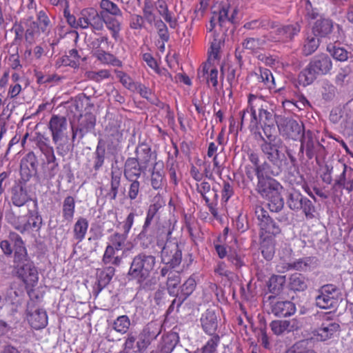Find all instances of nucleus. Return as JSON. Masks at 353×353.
Segmentation results:
<instances>
[{
  "label": "nucleus",
  "mask_w": 353,
  "mask_h": 353,
  "mask_svg": "<svg viewBox=\"0 0 353 353\" xmlns=\"http://www.w3.org/2000/svg\"><path fill=\"white\" fill-rule=\"evenodd\" d=\"M174 296L175 299L172 301L171 305L168 309V313H172L175 308L176 310L179 312L180 306L188 299V297L179 292V290H177V292H175Z\"/></svg>",
  "instance_id": "nucleus-60"
},
{
  "label": "nucleus",
  "mask_w": 353,
  "mask_h": 353,
  "mask_svg": "<svg viewBox=\"0 0 353 353\" xmlns=\"http://www.w3.org/2000/svg\"><path fill=\"white\" fill-rule=\"evenodd\" d=\"M321 39L314 34L307 37L303 47V53L305 56H309L314 53L319 47Z\"/></svg>",
  "instance_id": "nucleus-45"
},
{
  "label": "nucleus",
  "mask_w": 353,
  "mask_h": 353,
  "mask_svg": "<svg viewBox=\"0 0 353 353\" xmlns=\"http://www.w3.org/2000/svg\"><path fill=\"white\" fill-rule=\"evenodd\" d=\"M100 7L102 9L100 12H104V14H110L115 17L122 16V12L117 5L110 0H101Z\"/></svg>",
  "instance_id": "nucleus-48"
},
{
  "label": "nucleus",
  "mask_w": 353,
  "mask_h": 353,
  "mask_svg": "<svg viewBox=\"0 0 353 353\" xmlns=\"http://www.w3.org/2000/svg\"><path fill=\"white\" fill-rule=\"evenodd\" d=\"M300 31L301 26L298 23L281 27L278 26L275 30L270 32L265 37L272 42H286L292 41Z\"/></svg>",
  "instance_id": "nucleus-14"
},
{
  "label": "nucleus",
  "mask_w": 353,
  "mask_h": 353,
  "mask_svg": "<svg viewBox=\"0 0 353 353\" xmlns=\"http://www.w3.org/2000/svg\"><path fill=\"white\" fill-rule=\"evenodd\" d=\"M269 313H272L278 318H286L292 316L296 311L295 304L290 301H276L274 296H269Z\"/></svg>",
  "instance_id": "nucleus-15"
},
{
  "label": "nucleus",
  "mask_w": 353,
  "mask_h": 353,
  "mask_svg": "<svg viewBox=\"0 0 353 353\" xmlns=\"http://www.w3.org/2000/svg\"><path fill=\"white\" fill-rule=\"evenodd\" d=\"M351 72V69L348 66L341 68L335 78V83L338 85H343L345 82H347V77Z\"/></svg>",
  "instance_id": "nucleus-61"
},
{
  "label": "nucleus",
  "mask_w": 353,
  "mask_h": 353,
  "mask_svg": "<svg viewBox=\"0 0 353 353\" xmlns=\"http://www.w3.org/2000/svg\"><path fill=\"white\" fill-rule=\"evenodd\" d=\"M105 160V143L102 139H99L93 153L92 170L94 171L93 175L96 176L98 172L103 168Z\"/></svg>",
  "instance_id": "nucleus-31"
},
{
  "label": "nucleus",
  "mask_w": 353,
  "mask_h": 353,
  "mask_svg": "<svg viewBox=\"0 0 353 353\" xmlns=\"http://www.w3.org/2000/svg\"><path fill=\"white\" fill-rule=\"evenodd\" d=\"M282 191H278L273 193L265 199L268 201L269 209L272 212H278L281 211L284 206V201L281 196Z\"/></svg>",
  "instance_id": "nucleus-44"
},
{
  "label": "nucleus",
  "mask_w": 353,
  "mask_h": 353,
  "mask_svg": "<svg viewBox=\"0 0 353 353\" xmlns=\"http://www.w3.org/2000/svg\"><path fill=\"white\" fill-rule=\"evenodd\" d=\"M283 141L278 139L276 143H261L259 147L268 161H264L257 169L264 170L267 168L268 172L273 176H279L282 172L283 161H286L285 154L280 150Z\"/></svg>",
  "instance_id": "nucleus-4"
},
{
  "label": "nucleus",
  "mask_w": 353,
  "mask_h": 353,
  "mask_svg": "<svg viewBox=\"0 0 353 353\" xmlns=\"http://www.w3.org/2000/svg\"><path fill=\"white\" fill-rule=\"evenodd\" d=\"M103 17L104 12H98L92 8L83 9L79 16L80 28H91L93 31H101L103 29Z\"/></svg>",
  "instance_id": "nucleus-13"
},
{
  "label": "nucleus",
  "mask_w": 353,
  "mask_h": 353,
  "mask_svg": "<svg viewBox=\"0 0 353 353\" xmlns=\"http://www.w3.org/2000/svg\"><path fill=\"white\" fill-rule=\"evenodd\" d=\"M287 205L292 210H302L307 219L315 217L316 210L313 202L296 190H292L289 192Z\"/></svg>",
  "instance_id": "nucleus-10"
},
{
  "label": "nucleus",
  "mask_w": 353,
  "mask_h": 353,
  "mask_svg": "<svg viewBox=\"0 0 353 353\" xmlns=\"http://www.w3.org/2000/svg\"><path fill=\"white\" fill-rule=\"evenodd\" d=\"M75 211V201L71 196H66L63 202L62 216L68 222H72Z\"/></svg>",
  "instance_id": "nucleus-40"
},
{
  "label": "nucleus",
  "mask_w": 353,
  "mask_h": 353,
  "mask_svg": "<svg viewBox=\"0 0 353 353\" xmlns=\"http://www.w3.org/2000/svg\"><path fill=\"white\" fill-rule=\"evenodd\" d=\"M305 152L309 160L316 159V162L324 159L327 155L325 148L319 142L311 130L305 132L301 139V146L299 156L302 158Z\"/></svg>",
  "instance_id": "nucleus-6"
},
{
  "label": "nucleus",
  "mask_w": 353,
  "mask_h": 353,
  "mask_svg": "<svg viewBox=\"0 0 353 353\" xmlns=\"http://www.w3.org/2000/svg\"><path fill=\"white\" fill-rule=\"evenodd\" d=\"M334 172L336 174L332 190L336 196L343 194V190L347 191V188L352 187L353 183V168L345 163L338 162L334 165Z\"/></svg>",
  "instance_id": "nucleus-8"
},
{
  "label": "nucleus",
  "mask_w": 353,
  "mask_h": 353,
  "mask_svg": "<svg viewBox=\"0 0 353 353\" xmlns=\"http://www.w3.org/2000/svg\"><path fill=\"white\" fill-rule=\"evenodd\" d=\"M333 63L330 55L320 53L314 56L307 67L298 76L299 83L303 86L314 82L317 76H324L331 74Z\"/></svg>",
  "instance_id": "nucleus-3"
},
{
  "label": "nucleus",
  "mask_w": 353,
  "mask_h": 353,
  "mask_svg": "<svg viewBox=\"0 0 353 353\" xmlns=\"http://www.w3.org/2000/svg\"><path fill=\"white\" fill-rule=\"evenodd\" d=\"M340 325L334 322L323 323L321 326L316 330L318 340L325 341L331 339L334 334L339 332Z\"/></svg>",
  "instance_id": "nucleus-33"
},
{
  "label": "nucleus",
  "mask_w": 353,
  "mask_h": 353,
  "mask_svg": "<svg viewBox=\"0 0 353 353\" xmlns=\"http://www.w3.org/2000/svg\"><path fill=\"white\" fill-rule=\"evenodd\" d=\"M259 79L263 82L269 88H272V85L274 84V79L272 76L271 71L268 69H260V77Z\"/></svg>",
  "instance_id": "nucleus-62"
},
{
  "label": "nucleus",
  "mask_w": 353,
  "mask_h": 353,
  "mask_svg": "<svg viewBox=\"0 0 353 353\" xmlns=\"http://www.w3.org/2000/svg\"><path fill=\"white\" fill-rule=\"evenodd\" d=\"M27 319L31 327L35 330L42 329L48 324V316L46 312L43 309H35L32 311L28 307Z\"/></svg>",
  "instance_id": "nucleus-27"
},
{
  "label": "nucleus",
  "mask_w": 353,
  "mask_h": 353,
  "mask_svg": "<svg viewBox=\"0 0 353 353\" xmlns=\"http://www.w3.org/2000/svg\"><path fill=\"white\" fill-rule=\"evenodd\" d=\"M95 124L96 118L92 113H86L83 117L81 116L77 126L72 125V141L74 143L76 139L79 141L82 139L87 133L94 128Z\"/></svg>",
  "instance_id": "nucleus-18"
},
{
  "label": "nucleus",
  "mask_w": 353,
  "mask_h": 353,
  "mask_svg": "<svg viewBox=\"0 0 353 353\" xmlns=\"http://www.w3.org/2000/svg\"><path fill=\"white\" fill-rule=\"evenodd\" d=\"M44 177L47 180L53 179L58 172L59 163L43 164Z\"/></svg>",
  "instance_id": "nucleus-63"
},
{
  "label": "nucleus",
  "mask_w": 353,
  "mask_h": 353,
  "mask_svg": "<svg viewBox=\"0 0 353 353\" xmlns=\"http://www.w3.org/2000/svg\"><path fill=\"white\" fill-rule=\"evenodd\" d=\"M255 216L259 221L261 230L268 235H276L281 232V229L277 223L270 216L269 213L261 206H256L254 209Z\"/></svg>",
  "instance_id": "nucleus-16"
},
{
  "label": "nucleus",
  "mask_w": 353,
  "mask_h": 353,
  "mask_svg": "<svg viewBox=\"0 0 353 353\" xmlns=\"http://www.w3.org/2000/svg\"><path fill=\"white\" fill-rule=\"evenodd\" d=\"M248 110L251 114L250 130H260L261 121H259V114L256 115V108L259 110L261 103H263V99L256 95L250 94L248 97Z\"/></svg>",
  "instance_id": "nucleus-26"
},
{
  "label": "nucleus",
  "mask_w": 353,
  "mask_h": 353,
  "mask_svg": "<svg viewBox=\"0 0 353 353\" xmlns=\"http://www.w3.org/2000/svg\"><path fill=\"white\" fill-rule=\"evenodd\" d=\"M162 206V203L159 201H157L149 206L143 225L151 227L152 223L157 219L158 211Z\"/></svg>",
  "instance_id": "nucleus-51"
},
{
  "label": "nucleus",
  "mask_w": 353,
  "mask_h": 353,
  "mask_svg": "<svg viewBox=\"0 0 353 353\" xmlns=\"http://www.w3.org/2000/svg\"><path fill=\"white\" fill-rule=\"evenodd\" d=\"M163 163L162 161L155 162L151 174V185L155 190L161 188L164 173L163 170Z\"/></svg>",
  "instance_id": "nucleus-39"
},
{
  "label": "nucleus",
  "mask_w": 353,
  "mask_h": 353,
  "mask_svg": "<svg viewBox=\"0 0 353 353\" xmlns=\"http://www.w3.org/2000/svg\"><path fill=\"white\" fill-rule=\"evenodd\" d=\"M167 170L170 178L171 181L174 184L177 185L180 177L177 176L176 172L179 170V165L176 161L173 158H169L167 161Z\"/></svg>",
  "instance_id": "nucleus-53"
},
{
  "label": "nucleus",
  "mask_w": 353,
  "mask_h": 353,
  "mask_svg": "<svg viewBox=\"0 0 353 353\" xmlns=\"http://www.w3.org/2000/svg\"><path fill=\"white\" fill-rule=\"evenodd\" d=\"M267 170V168L264 170L256 169L257 184L255 190L263 199L270 196L273 193L283 190V186L281 183L274 179V176Z\"/></svg>",
  "instance_id": "nucleus-9"
},
{
  "label": "nucleus",
  "mask_w": 353,
  "mask_h": 353,
  "mask_svg": "<svg viewBox=\"0 0 353 353\" xmlns=\"http://www.w3.org/2000/svg\"><path fill=\"white\" fill-rule=\"evenodd\" d=\"M131 325L130 320L127 315L118 316L113 322L112 328L122 334L128 332Z\"/></svg>",
  "instance_id": "nucleus-46"
},
{
  "label": "nucleus",
  "mask_w": 353,
  "mask_h": 353,
  "mask_svg": "<svg viewBox=\"0 0 353 353\" xmlns=\"http://www.w3.org/2000/svg\"><path fill=\"white\" fill-rule=\"evenodd\" d=\"M68 123L65 117L59 115H52L50 122L49 128L52 132V141L57 145L56 149L59 154L63 155L62 150L67 152L70 150L68 145L64 150V145L68 142L67 135Z\"/></svg>",
  "instance_id": "nucleus-7"
},
{
  "label": "nucleus",
  "mask_w": 353,
  "mask_h": 353,
  "mask_svg": "<svg viewBox=\"0 0 353 353\" xmlns=\"http://www.w3.org/2000/svg\"><path fill=\"white\" fill-rule=\"evenodd\" d=\"M161 325L157 322L148 323L140 332L136 343L137 352L143 353L161 332Z\"/></svg>",
  "instance_id": "nucleus-12"
},
{
  "label": "nucleus",
  "mask_w": 353,
  "mask_h": 353,
  "mask_svg": "<svg viewBox=\"0 0 353 353\" xmlns=\"http://www.w3.org/2000/svg\"><path fill=\"white\" fill-rule=\"evenodd\" d=\"M103 23L105 24L106 28L111 32L112 37L117 40L121 29V22L115 17L104 14V17H103Z\"/></svg>",
  "instance_id": "nucleus-43"
},
{
  "label": "nucleus",
  "mask_w": 353,
  "mask_h": 353,
  "mask_svg": "<svg viewBox=\"0 0 353 353\" xmlns=\"http://www.w3.org/2000/svg\"><path fill=\"white\" fill-rule=\"evenodd\" d=\"M259 121L261 125H267L276 123V114L273 109L263 100V103L261 104L259 110Z\"/></svg>",
  "instance_id": "nucleus-37"
},
{
  "label": "nucleus",
  "mask_w": 353,
  "mask_h": 353,
  "mask_svg": "<svg viewBox=\"0 0 353 353\" xmlns=\"http://www.w3.org/2000/svg\"><path fill=\"white\" fill-rule=\"evenodd\" d=\"M63 180H65L69 183H72L74 180V174L69 163L63 165L62 170L59 174L58 181L60 182Z\"/></svg>",
  "instance_id": "nucleus-58"
},
{
  "label": "nucleus",
  "mask_w": 353,
  "mask_h": 353,
  "mask_svg": "<svg viewBox=\"0 0 353 353\" xmlns=\"http://www.w3.org/2000/svg\"><path fill=\"white\" fill-rule=\"evenodd\" d=\"M338 292L339 288L333 284L323 285L317 291L315 305L325 310L336 308L339 303Z\"/></svg>",
  "instance_id": "nucleus-11"
},
{
  "label": "nucleus",
  "mask_w": 353,
  "mask_h": 353,
  "mask_svg": "<svg viewBox=\"0 0 353 353\" xmlns=\"http://www.w3.org/2000/svg\"><path fill=\"white\" fill-rule=\"evenodd\" d=\"M134 153L136 157L133 158L146 169L152 161H156L157 157V152L152 151L151 146L145 142L137 145Z\"/></svg>",
  "instance_id": "nucleus-22"
},
{
  "label": "nucleus",
  "mask_w": 353,
  "mask_h": 353,
  "mask_svg": "<svg viewBox=\"0 0 353 353\" xmlns=\"http://www.w3.org/2000/svg\"><path fill=\"white\" fill-rule=\"evenodd\" d=\"M27 216L24 225L19 226L18 231L21 234L30 230L39 232L43 225V219L38 211L37 201H33V208L28 209Z\"/></svg>",
  "instance_id": "nucleus-19"
},
{
  "label": "nucleus",
  "mask_w": 353,
  "mask_h": 353,
  "mask_svg": "<svg viewBox=\"0 0 353 353\" xmlns=\"http://www.w3.org/2000/svg\"><path fill=\"white\" fill-rule=\"evenodd\" d=\"M308 287V279L300 273L292 274L289 279V288L294 292H303Z\"/></svg>",
  "instance_id": "nucleus-36"
},
{
  "label": "nucleus",
  "mask_w": 353,
  "mask_h": 353,
  "mask_svg": "<svg viewBox=\"0 0 353 353\" xmlns=\"http://www.w3.org/2000/svg\"><path fill=\"white\" fill-rule=\"evenodd\" d=\"M146 170L143 165L132 157H128L125 161L123 174L128 181L137 180Z\"/></svg>",
  "instance_id": "nucleus-25"
},
{
  "label": "nucleus",
  "mask_w": 353,
  "mask_h": 353,
  "mask_svg": "<svg viewBox=\"0 0 353 353\" xmlns=\"http://www.w3.org/2000/svg\"><path fill=\"white\" fill-rule=\"evenodd\" d=\"M38 159L33 152H30L22 158L20 163L21 179L24 183L30 181L31 177H38Z\"/></svg>",
  "instance_id": "nucleus-17"
},
{
  "label": "nucleus",
  "mask_w": 353,
  "mask_h": 353,
  "mask_svg": "<svg viewBox=\"0 0 353 353\" xmlns=\"http://www.w3.org/2000/svg\"><path fill=\"white\" fill-rule=\"evenodd\" d=\"M316 265V259L313 256H306L287 263L285 265L286 270L307 272Z\"/></svg>",
  "instance_id": "nucleus-29"
},
{
  "label": "nucleus",
  "mask_w": 353,
  "mask_h": 353,
  "mask_svg": "<svg viewBox=\"0 0 353 353\" xmlns=\"http://www.w3.org/2000/svg\"><path fill=\"white\" fill-rule=\"evenodd\" d=\"M270 327L274 334L281 335L285 331L291 332L298 327L295 325L294 321L275 320L270 323Z\"/></svg>",
  "instance_id": "nucleus-38"
},
{
  "label": "nucleus",
  "mask_w": 353,
  "mask_h": 353,
  "mask_svg": "<svg viewBox=\"0 0 353 353\" xmlns=\"http://www.w3.org/2000/svg\"><path fill=\"white\" fill-rule=\"evenodd\" d=\"M260 128L262 129L264 137L267 143L268 141L270 143H276V127L275 123L267 124V125H261Z\"/></svg>",
  "instance_id": "nucleus-55"
},
{
  "label": "nucleus",
  "mask_w": 353,
  "mask_h": 353,
  "mask_svg": "<svg viewBox=\"0 0 353 353\" xmlns=\"http://www.w3.org/2000/svg\"><path fill=\"white\" fill-rule=\"evenodd\" d=\"M280 130L283 132L284 135L287 138L292 140H297L301 138L302 135L305 134L303 124L299 123L296 120L290 118H285L283 121L281 125H278Z\"/></svg>",
  "instance_id": "nucleus-20"
},
{
  "label": "nucleus",
  "mask_w": 353,
  "mask_h": 353,
  "mask_svg": "<svg viewBox=\"0 0 353 353\" xmlns=\"http://www.w3.org/2000/svg\"><path fill=\"white\" fill-rule=\"evenodd\" d=\"M212 336V337L201 348L202 353H214L216 351L217 346L220 343V336L218 334Z\"/></svg>",
  "instance_id": "nucleus-56"
},
{
  "label": "nucleus",
  "mask_w": 353,
  "mask_h": 353,
  "mask_svg": "<svg viewBox=\"0 0 353 353\" xmlns=\"http://www.w3.org/2000/svg\"><path fill=\"white\" fill-rule=\"evenodd\" d=\"M11 194L12 203L17 207L23 206L29 202L33 203V201H37V199L31 198V196L28 192L26 183L21 180L12 188Z\"/></svg>",
  "instance_id": "nucleus-21"
},
{
  "label": "nucleus",
  "mask_w": 353,
  "mask_h": 353,
  "mask_svg": "<svg viewBox=\"0 0 353 353\" xmlns=\"http://www.w3.org/2000/svg\"><path fill=\"white\" fill-rule=\"evenodd\" d=\"M265 43L264 40L258 38H247L244 40L242 45L245 49L254 50Z\"/></svg>",
  "instance_id": "nucleus-64"
},
{
  "label": "nucleus",
  "mask_w": 353,
  "mask_h": 353,
  "mask_svg": "<svg viewBox=\"0 0 353 353\" xmlns=\"http://www.w3.org/2000/svg\"><path fill=\"white\" fill-rule=\"evenodd\" d=\"M88 228V221L85 218L79 217L74 225V238L78 243L82 241Z\"/></svg>",
  "instance_id": "nucleus-41"
},
{
  "label": "nucleus",
  "mask_w": 353,
  "mask_h": 353,
  "mask_svg": "<svg viewBox=\"0 0 353 353\" xmlns=\"http://www.w3.org/2000/svg\"><path fill=\"white\" fill-rule=\"evenodd\" d=\"M179 342V334L171 332L163 334L159 341L156 353H171Z\"/></svg>",
  "instance_id": "nucleus-28"
},
{
  "label": "nucleus",
  "mask_w": 353,
  "mask_h": 353,
  "mask_svg": "<svg viewBox=\"0 0 353 353\" xmlns=\"http://www.w3.org/2000/svg\"><path fill=\"white\" fill-rule=\"evenodd\" d=\"M114 274L115 268L111 265L97 269V293H99L110 283Z\"/></svg>",
  "instance_id": "nucleus-30"
},
{
  "label": "nucleus",
  "mask_w": 353,
  "mask_h": 353,
  "mask_svg": "<svg viewBox=\"0 0 353 353\" xmlns=\"http://www.w3.org/2000/svg\"><path fill=\"white\" fill-rule=\"evenodd\" d=\"M121 171L119 168H112L110 173V188L105 194V198L113 201L117 197L119 188L121 186Z\"/></svg>",
  "instance_id": "nucleus-32"
},
{
  "label": "nucleus",
  "mask_w": 353,
  "mask_h": 353,
  "mask_svg": "<svg viewBox=\"0 0 353 353\" xmlns=\"http://www.w3.org/2000/svg\"><path fill=\"white\" fill-rule=\"evenodd\" d=\"M286 281L285 276L272 275L268 283L270 292L279 294L283 290Z\"/></svg>",
  "instance_id": "nucleus-42"
},
{
  "label": "nucleus",
  "mask_w": 353,
  "mask_h": 353,
  "mask_svg": "<svg viewBox=\"0 0 353 353\" xmlns=\"http://www.w3.org/2000/svg\"><path fill=\"white\" fill-rule=\"evenodd\" d=\"M171 234L170 228L160 234L162 239L164 237L166 239L161 249V259L163 264L173 269L178 267L182 261V250L176 240H170Z\"/></svg>",
  "instance_id": "nucleus-5"
},
{
  "label": "nucleus",
  "mask_w": 353,
  "mask_h": 353,
  "mask_svg": "<svg viewBox=\"0 0 353 353\" xmlns=\"http://www.w3.org/2000/svg\"><path fill=\"white\" fill-rule=\"evenodd\" d=\"M128 238V234L125 233L115 232L110 236V246H114V249L120 250L122 249L125 242Z\"/></svg>",
  "instance_id": "nucleus-54"
},
{
  "label": "nucleus",
  "mask_w": 353,
  "mask_h": 353,
  "mask_svg": "<svg viewBox=\"0 0 353 353\" xmlns=\"http://www.w3.org/2000/svg\"><path fill=\"white\" fill-rule=\"evenodd\" d=\"M334 29V22L329 18L320 17L312 27V32L320 39L330 38Z\"/></svg>",
  "instance_id": "nucleus-24"
},
{
  "label": "nucleus",
  "mask_w": 353,
  "mask_h": 353,
  "mask_svg": "<svg viewBox=\"0 0 353 353\" xmlns=\"http://www.w3.org/2000/svg\"><path fill=\"white\" fill-rule=\"evenodd\" d=\"M154 239V235L152 233L150 227L143 225L142 230L137 235V239L141 241V247L143 248H148Z\"/></svg>",
  "instance_id": "nucleus-47"
},
{
  "label": "nucleus",
  "mask_w": 353,
  "mask_h": 353,
  "mask_svg": "<svg viewBox=\"0 0 353 353\" xmlns=\"http://www.w3.org/2000/svg\"><path fill=\"white\" fill-rule=\"evenodd\" d=\"M49 139L48 137H45L43 135L39 134L37 137L36 145L43 154H45L53 149L52 147L49 145Z\"/></svg>",
  "instance_id": "nucleus-59"
},
{
  "label": "nucleus",
  "mask_w": 353,
  "mask_h": 353,
  "mask_svg": "<svg viewBox=\"0 0 353 353\" xmlns=\"http://www.w3.org/2000/svg\"><path fill=\"white\" fill-rule=\"evenodd\" d=\"M219 321V315L212 309H208L200 319L202 329L209 335L216 334Z\"/></svg>",
  "instance_id": "nucleus-23"
},
{
  "label": "nucleus",
  "mask_w": 353,
  "mask_h": 353,
  "mask_svg": "<svg viewBox=\"0 0 353 353\" xmlns=\"http://www.w3.org/2000/svg\"><path fill=\"white\" fill-rule=\"evenodd\" d=\"M326 50L333 59L339 61H347L351 54V52L345 48L341 46V43L338 41L327 44Z\"/></svg>",
  "instance_id": "nucleus-34"
},
{
  "label": "nucleus",
  "mask_w": 353,
  "mask_h": 353,
  "mask_svg": "<svg viewBox=\"0 0 353 353\" xmlns=\"http://www.w3.org/2000/svg\"><path fill=\"white\" fill-rule=\"evenodd\" d=\"M156 263L157 259L154 256L146 252H141L132 259L128 274L136 279L141 288L150 290L152 282L149 279Z\"/></svg>",
  "instance_id": "nucleus-2"
},
{
  "label": "nucleus",
  "mask_w": 353,
  "mask_h": 353,
  "mask_svg": "<svg viewBox=\"0 0 353 353\" xmlns=\"http://www.w3.org/2000/svg\"><path fill=\"white\" fill-rule=\"evenodd\" d=\"M181 283V276L179 272H170L167 279V288L170 295H175L177 292L176 288Z\"/></svg>",
  "instance_id": "nucleus-50"
},
{
  "label": "nucleus",
  "mask_w": 353,
  "mask_h": 353,
  "mask_svg": "<svg viewBox=\"0 0 353 353\" xmlns=\"http://www.w3.org/2000/svg\"><path fill=\"white\" fill-rule=\"evenodd\" d=\"M0 249L5 256L12 259V275L21 280L26 288L37 285L38 270L22 237L10 232L6 239L0 241Z\"/></svg>",
  "instance_id": "nucleus-1"
},
{
  "label": "nucleus",
  "mask_w": 353,
  "mask_h": 353,
  "mask_svg": "<svg viewBox=\"0 0 353 353\" xmlns=\"http://www.w3.org/2000/svg\"><path fill=\"white\" fill-rule=\"evenodd\" d=\"M196 287V281L194 279L190 277L181 286L180 289L178 290L179 292L183 294L186 297H188L194 290Z\"/></svg>",
  "instance_id": "nucleus-57"
},
{
  "label": "nucleus",
  "mask_w": 353,
  "mask_h": 353,
  "mask_svg": "<svg viewBox=\"0 0 353 353\" xmlns=\"http://www.w3.org/2000/svg\"><path fill=\"white\" fill-rule=\"evenodd\" d=\"M196 190L201 194L206 204L210 201H217L219 195L218 191L214 187L211 189L210 185L207 181H203L196 184Z\"/></svg>",
  "instance_id": "nucleus-35"
},
{
  "label": "nucleus",
  "mask_w": 353,
  "mask_h": 353,
  "mask_svg": "<svg viewBox=\"0 0 353 353\" xmlns=\"http://www.w3.org/2000/svg\"><path fill=\"white\" fill-rule=\"evenodd\" d=\"M245 256L240 252L235 250H230L228 254V260L237 269L245 265Z\"/></svg>",
  "instance_id": "nucleus-52"
},
{
  "label": "nucleus",
  "mask_w": 353,
  "mask_h": 353,
  "mask_svg": "<svg viewBox=\"0 0 353 353\" xmlns=\"http://www.w3.org/2000/svg\"><path fill=\"white\" fill-rule=\"evenodd\" d=\"M17 283L16 282H12L8 286L5 288H1V290H3V296L6 299L13 303L14 301L23 293V291L17 289Z\"/></svg>",
  "instance_id": "nucleus-49"
}]
</instances>
